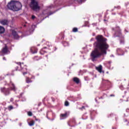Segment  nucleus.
<instances>
[{
  "instance_id": "f257e3e1",
  "label": "nucleus",
  "mask_w": 129,
  "mask_h": 129,
  "mask_svg": "<svg viewBox=\"0 0 129 129\" xmlns=\"http://www.w3.org/2000/svg\"><path fill=\"white\" fill-rule=\"evenodd\" d=\"M97 42L95 43L97 49L93 51L91 54L92 61H94L96 58L100 57L101 55H106V51L109 46L106 43V39L102 36H98L96 38Z\"/></svg>"
},
{
  "instance_id": "f03ea898",
  "label": "nucleus",
  "mask_w": 129,
  "mask_h": 129,
  "mask_svg": "<svg viewBox=\"0 0 129 129\" xmlns=\"http://www.w3.org/2000/svg\"><path fill=\"white\" fill-rule=\"evenodd\" d=\"M7 7L9 10L18 11L22 9V4L17 1H12L8 4Z\"/></svg>"
},
{
  "instance_id": "7ed1b4c3",
  "label": "nucleus",
  "mask_w": 129,
  "mask_h": 129,
  "mask_svg": "<svg viewBox=\"0 0 129 129\" xmlns=\"http://www.w3.org/2000/svg\"><path fill=\"white\" fill-rule=\"evenodd\" d=\"M30 8L34 11H39L40 9V6H39L38 4V2L36 0H31Z\"/></svg>"
},
{
  "instance_id": "20e7f679",
  "label": "nucleus",
  "mask_w": 129,
  "mask_h": 129,
  "mask_svg": "<svg viewBox=\"0 0 129 129\" xmlns=\"http://www.w3.org/2000/svg\"><path fill=\"white\" fill-rule=\"evenodd\" d=\"M10 89H11V90H13V91H16V90H17V88H16L15 84H14L12 81L10 82Z\"/></svg>"
},
{
  "instance_id": "39448f33",
  "label": "nucleus",
  "mask_w": 129,
  "mask_h": 129,
  "mask_svg": "<svg viewBox=\"0 0 129 129\" xmlns=\"http://www.w3.org/2000/svg\"><path fill=\"white\" fill-rule=\"evenodd\" d=\"M1 91L2 92H5L6 95L10 94V89H6L5 88H1Z\"/></svg>"
},
{
  "instance_id": "423d86ee",
  "label": "nucleus",
  "mask_w": 129,
  "mask_h": 129,
  "mask_svg": "<svg viewBox=\"0 0 129 129\" xmlns=\"http://www.w3.org/2000/svg\"><path fill=\"white\" fill-rule=\"evenodd\" d=\"M0 23L3 26H6L7 25H9V21L7 20H2L0 21Z\"/></svg>"
},
{
  "instance_id": "0eeeda50",
  "label": "nucleus",
  "mask_w": 129,
  "mask_h": 129,
  "mask_svg": "<svg viewBox=\"0 0 129 129\" xmlns=\"http://www.w3.org/2000/svg\"><path fill=\"white\" fill-rule=\"evenodd\" d=\"M12 35L14 39H19V35L17 34V32L15 31H12Z\"/></svg>"
},
{
  "instance_id": "6e6552de",
  "label": "nucleus",
  "mask_w": 129,
  "mask_h": 129,
  "mask_svg": "<svg viewBox=\"0 0 129 129\" xmlns=\"http://www.w3.org/2000/svg\"><path fill=\"white\" fill-rule=\"evenodd\" d=\"M2 53H3V54H8V53H9V50L8 49V47H7V46L3 49Z\"/></svg>"
},
{
  "instance_id": "1a4fd4ad",
  "label": "nucleus",
  "mask_w": 129,
  "mask_h": 129,
  "mask_svg": "<svg viewBox=\"0 0 129 129\" xmlns=\"http://www.w3.org/2000/svg\"><path fill=\"white\" fill-rule=\"evenodd\" d=\"M96 69L98 71V72L101 73V71H102V66H99L98 67H96Z\"/></svg>"
},
{
  "instance_id": "9d476101",
  "label": "nucleus",
  "mask_w": 129,
  "mask_h": 129,
  "mask_svg": "<svg viewBox=\"0 0 129 129\" xmlns=\"http://www.w3.org/2000/svg\"><path fill=\"white\" fill-rule=\"evenodd\" d=\"M67 116V113H65L64 114H60V119H62L63 118H65Z\"/></svg>"
},
{
  "instance_id": "9b49d317",
  "label": "nucleus",
  "mask_w": 129,
  "mask_h": 129,
  "mask_svg": "<svg viewBox=\"0 0 129 129\" xmlns=\"http://www.w3.org/2000/svg\"><path fill=\"white\" fill-rule=\"evenodd\" d=\"M5 33V28L3 27L0 26V34Z\"/></svg>"
},
{
  "instance_id": "f8f14e48",
  "label": "nucleus",
  "mask_w": 129,
  "mask_h": 129,
  "mask_svg": "<svg viewBox=\"0 0 129 129\" xmlns=\"http://www.w3.org/2000/svg\"><path fill=\"white\" fill-rule=\"evenodd\" d=\"M73 81H74V82H76V83H79V79H78V78H74L73 79Z\"/></svg>"
},
{
  "instance_id": "ddd939ff",
  "label": "nucleus",
  "mask_w": 129,
  "mask_h": 129,
  "mask_svg": "<svg viewBox=\"0 0 129 129\" xmlns=\"http://www.w3.org/2000/svg\"><path fill=\"white\" fill-rule=\"evenodd\" d=\"M34 124H35V121L34 120H32L29 123V125H30V126H33Z\"/></svg>"
},
{
  "instance_id": "4468645a",
  "label": "nucleus",
  "mask_w": 129,
  "mask_h": 129,
  "mask_svg": "<svg viewBox=\"0 0 129 129\" xmlns=\"http://www.w3.org/2000/svg\"><path fill=\"white\" fill-rule=\"evenodd\" d=\"M33 49H34V48L31 49V52H32V54H35V53H37V52H38V49H36L34 51H33Z\"/></svg>"
},
{
  "instance_id": "2eb2a0df",
  "label": "nucleus",
  "mask_w": 129,
  "mask_h": 129,
  "mask_svg": "<svg viewBox=\"0 0 129 129\" xmlns=\"http://www.w3.org/2000/svg\"><path fill=\"white\" fill-rule=\"evenodd\" d=\"M73 31L75 33H76V32L78 31V29H77V28H74L73 29Z\"/></svg>"
},
{
  "instance_id": "dca6fc26",
  "label": "nucleus",
  "mask_w": 129,
  "mask_h": 129,
  "mask_svg": "<svg viewBox=\"0 0 129 129\" xmlns=\"http://www.w3.org/2000/svg\"><path fill=\"white\" fill-rule=\"evenodd\" d=\"M26 82L27 83H30V82H31V80L29 79V78H26Z\"/></svg>"
},
{
  "instance_id": "f3484780",
  "label": "nucleus",
  "mask_w": 129,
  "mask_h": 129,
  "mask_svg": "<svg viewBox=\"0 0 129 129\" xmlns=\"http://www.w3.org/2000/svg\"><path fill=\"white\" fill-rule=\"evenodd\" d=\"M65 106H68L69 105V102L68 101H66L64 103Z\"/></svg>"
},
{
  "instance_id": "a211bd4d",
  "label": "nucleus",
  "mask_w": 129,
  "mask_h": 129,
  "mask_svg": "<svg viewBox=\"0 0 129 129\" xmlns=\"http://www.w3.org/2000/svg\"><path fill=\"white\" fill-rule=\"evenodd\" d=\"M28 114L29 116H32V115H33V113H32V112H30V111L28 112Z\"/></svg>"
},
{
  "instance_id": "6ab92c4d",
  "label": "nucleus",
  "mask_w": 129,
  "mask_h": 129,
  "mask_svg": "<svg viewBox=\"0 0 129 129\" xmlns=\"http://www.w3.org/2000/svg\"><path fill=\"white\" fill-rule=\"evenodd\" d=\"M9 108L10 110H11V109H13V106H10L9 107Z\"/></svg>"
},
{
  "instance_id": "aec40b11",
  "label": "nucleus",
  "mask_w": 129,
  "mask_h": 129,
  "mask_svg": "<svg viewBox=\"0 0 129 129\" xmlns=\"http://www.w3.org/2000/svg\"><path fill=\"white\" fill-rule=\"evenodd\" d=\"M35 18H36V17H35V16L33 15L32 17V19L34 20V19H35Z\"/></svg>"
},
{
  "instance_id": "412c9836",
  "label": "nucleus",
  "mask_w": 129,
  "mask_h": 129,
  "mask_svg": "<svg viewBox=\"0 0 129 129\" xmlns=\"http://www.w3.org/2000/svg\"><path fill=\"white\" fill-rule=\"evenodd\" d=\"M10 101H14V98H12L11 99H10Z\"/></svg>"
},
{
  "instance_id": "4be33fe9",
  "label": "nucleus",
  "mask_w": 129,
  "mask_h": 129,
  "mask_svg": "<svg viewBox=\"0 0 129 129\" xmlns=\"http://www.w3.org/2000/svg\"><path fill=\"white\" fill-rule=\"evenodd\" d=\"M25 74H27V73H23V75H25Z\"/></svg>"
},
{
  "instance_id": "5701e85b",
  "label": "nucleus",
  "mask_w": 129,
  "mask_h": 129,
  "mask_svg": "<svg viewBox=\"0 0 129 129\" xmlns=\"http://www.w3.org/2000/svg\"><path fill=\"white\" fill-rule=\"evenodd\" d=\"M34 60H36V57H34Z\"/></svg>"
},
{
  "instance_id": "b1692460",
  "label": "nucleus",
  "mask_w": 129,
  "mask_h": 129,
  "mask_svg": "<svg viewBox=\"0 0 129 129\" xmlns=\"http://www.w3.org/2000/svg\"><path fill=\"white\" fill-rule=\"evenodd\" d=\"M82 108H84V107H83Z\"/></svg>"
}]
</instances>
